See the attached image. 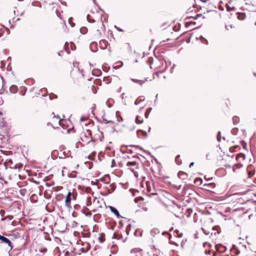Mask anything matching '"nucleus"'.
<instances>
[{
  "label": "nucleus",
  "instance_id": "nucleus-46",
  "mask_svg": "<svg viewBox=\"0 0 256 256\" xmlns=\"http://www.w3.org/2000/svg\"><path fill=\"white\" fill-rule=\"evenodd\" d=\"M236 166H237L238 168H240L242 166V164L240 163L238 164H236Z\"/></svg>",
  "mask_w": 256,
  "mask_h": 256
},
{
  "label": "nucleus",
  "instance_id": "nucleus-32",
  "mask_svg": "<svg viewBox=\"0 0 256 256\" xmlns=\"http://www.w3.org/2000/svg\"><path fill=\"white\" fill-rule=\"evenodd\" d=\"M22 166L23 165L22 164H17L14 166V168L15 169H20L22 168Z\"/></svg>",
  "mask_w": 256,
  "mask_h": 256
},
{
  "label": "nucleus",
  "instance_id": "nucleus-24",
  "mask_svg": "<svg viewBox=\"0 0 256 256\" xmlns=\"http://www.w3.org/2000/svg\"><path fill=\"white\" fill-rule=\"evenodd\" d=\"M240 158H242V160H244L245 159V154L242 153L238 154L236 156V160H239Z\"/></svg>",
  "mask_w": 256,
  "mask_h": 256
},
{
  "label": "nucleus",
  "instance_id": "nucleus-15",
  "mask_svg": "<svg viewBox=\"0 0 256 256\" xmlns=\"http://www.w3.org/2000/svg\"><path fill=\"white\" fill-rule=\"evenodd\" d=\"M63 162L66 164V166H64L63 168H66V167L71 166L73 164L72 161L71 159H64Z\"/></svg>",
  "mask_w": 256,
  "mask_h": 256
},
{
  "label": "nucleus",
  "instance_id": "nucleus-23",
  "mask_svg": "<svg viewBox=\"0 0 256 256\" xmlns=\"http://www.w3.org/2000/svg\"><path fill=\"white\" fill-rule=\"evenodd\" d=\"M238 18L240 20H244L246 18V14L244 13H237Z\"/></svg>",
  "mask_w": 256,
  "mask_h": 256
},
{
  "label": "nucleus",
  "instance_id": "nucleus-52",
  "mask_svg": "<svg viewBox=\"0 0 256 256\" xmlns=\"http://www.w3.org/2000/svg\"><path fill=\"white\" fill-rule=\"evenodd\" d=\"M62 198V196H56V199H58V200H60Z\"/></svg>",
  "mask_w": 256,
  "mask_h": 256
},
{
  "label": "nucleus",
  "instance_id": "nucleus-39",
  "mask_svg": "<svg viewBox=\"0 0 256 256\" xmlns=\"http://www.w3.org/2000/svg\"><path fill=\"white\" fill-rule=\"evenodd\" d=\"M144 198L142 197H138V198H135L134 199V201L136 202H138V200H144Z\"/></svg>",
  "mask_w": 256,
  "mask_h": 256
},
{
  "label": "nucleus",
  "instance_id": "nucleus-18",
  "mask_svg": "<svg viewBox=\"0 0 256 256\" xmlns=\"http://www.w3.org/2000/svg\"><path fill=\"white\" fill-rule=\"evenodd\" d=\"M82 212L86 216H92L91 212L87 208H85L82 210Z\"/></svg>",
  "mask_w": 256,
  "mask_h": 256
},
{
  "label": "nucleus",
  "instance_id": "nucleus-43",
  "mask_svg": "<svg viewBox=\"0 0 256 256\" xmlns=\"http://www.w3.org/2000/svg\"><path fill=\"white\" fill-rule=\"evenodd\" d=\"M254 174V172H251L250 171L248 172V176L250 178Z\"/></svg>",
  "mask_w": 256,
  "mask_h": 256
},
{
  "label": "nucleus",
  "instance_id": "nucleus-9",
  "mask_svg": "<svg viewBox=\"0 0 256 256\" xmlns=\"http://www.w3.org/2000/svg\"><path fill=\"white\" fill-rule=\"evenodd\" d=\"M0 241L1 243H4V244L8 245L10 248V250H12V243L9 239H8V238H6L2 235H0Z\"/></svg>",
  "mask_w": 256,
  "mask_h": 256
},
{
  "label": "nucleus",
  "instance_id": "nucleus-5",
  "mask_svg": "<svg viewBox=\"0 0 256 256\" xmlns=\"http://www.w3.org/2000/svg\"><path fill=\"white\" fill-rule=\"evenodd\" d=\"M77 194L74 192H68L65 199V205L68 208L71 207V201L76 199Z\"/></svg>",
  "mask_w": 256,
  "mask_h": 256
},
{
  "label": "nucleus",
  "instance_id": "nucleus-51",
  "mask_svg": "<svg viewBox=\"0 0 256 256\" xmlns=\"http://www.w3.org/2000/svg\"><path fill=\"white\" fill-rule=\"evenodd\" d=\"M219 228V226H214L212 228V230H218V229Z\"/></svg>",
  "mask_w": 256,
  "mask_h": 256
},
{
  "label": "nucleus",
  "instance_id": "nucleus-62",
  "mask_svg": "<svg viewBox=\"0 0 256 256\" xmlns=\"http://www.w3.org/2000/svg\"><path fill=\"white\" fill-rule=\"evenodd\" d=\"M190 23H191V24H196V22H192V21L190 22Z\"/></svg>",
  "mask_w": 256,
  "mask_h": 256
},
{
  "label": "nucleus",
  "instance_id": "nucleus-47",
  "mask_svg": "<svg viewBox=\"0 0 256 256\" xmlns=\"http://www.w3.org/2000/svg\"><path fill=\"white\" fill-rule=\"evenodd\" d=\"M208 186H210L212 188L215 187V184L214 183H210V184H208Z\"/></svg>",
  "mask_w": 256,
  "mask_h": 256
},
{
  "label": "nucleus",
  "instance_id": "nucleus-22",
  "mask_svg": "<svg viewBox=\"0 0 256 256\" xmlns=\"http://www.w3.org/2000/svg\"><path fill=\"white\" fill-rule=\"evenodd\" d=\"M18 87L15 85H12L10 86V90L12 93L15 94L18 92Z\"/></svg>",
  "mask_w": 256,
  "mask_h": 256
},
{
  "label": "nucleus",
  "instance_id": "nucleus-57",
  "mask_svg": "<svg viewBox=\"0 0 256 256\" xmlns=\"http://www.w3.org/2000/svg\"><path fill=\"white\" fill-rule=\"evenodd\" d=\"M229 28H230V26H226V28L227 30H229Z\"/></svg>",
  "mask_w": 256,
  "mask_h": 256
},
{
  "label": "nucleus",
  "instance_id": "nucleus-13",
  "mask_svg": "<svg viewBox=\"0 0 256 256\" xmlns=\"http://www.w3.org/2000/svg\"><path fill=\"white\" fill-rule=\"evenodd\" d=\"M137 136L139 138H144L147 136L148 134L146 132L143 130H138L137 131Z\"/></svg>",
  "mask_w": 256,
  "mask_h": 256
},
{
  "label": "nucleus",
  "instance_id": "nucleus-31",
  "mask_svg": "<svg viewBox=\"0 0 256 256\" xmlns=\"http://www.w3.org/2000/svg\"><path fill=\"white\" fill-rule=\"evenodd\" d=\"M238 131V129L236 128H233L231 132L233 135H236Z\"/></svg>",
  "mask_w": 256,
  "mask_h": 256
},
{
  "label": "nucleus",
  "instance_id": "nucleus-38",
  "mask_svg": "<svg viewBox=\"0 0 256 256\" xmlns=\"http://www.w3.org/2000/svg\"><path fill=\"white\" fill-rule=\"evenodd\" d=\"M202 14H197L195 16H190V18H192L194 20H196L198 18L200 17V16H202Z\"/></svg>",
  "mask_w": 256,
  "mask_h": 256
},
{
  "label": "nucleus",
  "instance_id": "nucleus-37",
  "mask_svg": "<svg viewBox=\"0 0 256 256\" xmlns=\"http://www.w3.org/2000/svg\"><path fill=\"white\" fill-rule=\"evenodd\" d=\"M200 38L202 40V42L203 43H204L205 44H208V40L206 38H204V37H202V36H200Z\"/></svg>",
  "mask_w": 256,
  "mask_h": 256
},
{
  "label": "nucleus",
  "instance_id": "nucleus-50",
  "mask_svg": "<svg viewBox=\"0 0 256 256\" xmlns=\"http://www.w3.org/2000/svg\"><path fill=\"white\" fill-rule=\"evenodd\" d=\"M140 100H139L138 99H137L135 102H134V104H139L140 102Z\"/></svg>",
  "mask_w": 256,
  "mask_h": 256
},
{
  "label": "nucleus",
  "instance_id": "nucleus-34",
  "mask_svg": "<svg viewBox=\"0 0 256 256\" xmlns=\"http://www.w3.org/2000/svg\"><path fill=\"white\" fill-rule=\"evenodd\" d=\"M217 140L218 142H220L221 141V132L220 131L218 132L216 136Z\"/></svg>",
  "mask_w": 256,
  "mask_h": 256
},
{
  "label": "nucleus",
  "instance_id": "nucleus-21",
  "mask_svg": "<svg viewBox=\"0 0 256 256\" xmlns=\"http://www.w3.org/2000/svg\"><path fill=\"white\" fill-rule=\"evenodd\" d=\"M106 188L108 190V193H111L114 190L115 186L114 184H109L108 186L106 187Z\"/></svg>",
  "mask_w": 256,
  "mask_h": 256
},
{
  "label": "nucleus",
  "instance_id": "nucleus-12",
  "mask_svg": "<svg viewBox=\"0 0 256 256\" xmlns=\"http://www.w3.org/2000/svg\"><path fill=\"white\" fill-rule=\"evenodd\" d=\"M147 186V191L148 192L149 195H155L156 194V190L154 188V186H152L149 184H146Z\"/></svg>",
  "mask_w": 256,
  "mask_h": 256
},
{
  "label": "nucleus",
  "instance_id": "nucleus-45",
  "mask_svg": "<svg viewBox=\"0 0 256 256\" xmlns=\"http://www.w3.org/2000/svg\"><path fill=\"white\" fill-rule=\"evenodd\" d=\"M238 146H236L234 147H231V148H230V152H234V148H238Z\"/></svg>",
  "mask_w": 256,
  "mask_h": 256
},
{
  "label": "nucleus",
  "instance_id": "nucleus-16",
  "mask_svg": "<svg viewBox=\"0 0 256 256\" xmlns=\"http://www.w3.org/2000/svg\"><path fill=\"white\" fill-rule=\"evenodd\" d=\"M177 176L178 177V178L182 179V180H185L188 177V174L186 173L182 172L180 171L178 174H177Z\"/></svg>",
  "mask_w": 256,
  "mask_h": 256
},
{
  "label": "nucleus",
  "instance_id": "nucleus-42",
  "mask_svg": "<svg viewBox=\"0 0 256 256\" xmlns=\"http://www.w3.org/2000/svg\"><path fill=\"white\" fill-rule=\"evenodd\" d=\"M68 22L70 24L71 26L73 27V26H74L75 24L74 22H72V18H69Z\"/></svg>",
  "mask_w": 256,
  "mask_h": 256
},
{
  "label": "nucleus",
  "instance_id": "nucleus-29",
  "mask_svg": "<svg viewBox=\"0 0 256 256\" xmlns=\"http://www.w3.org/2000/svg\"><path fill=\"white\" fill-rule=\"evenodd\" d=\"M98 240L100 242H103L105 241V238H104V234H100Z\"/></svg>",
  "mask_w": 256,
  "mask_h": 256
},
{
  "label": "nucleus",
  "instance_id": "nucleus-58",
  "mask_svg": "<svg viewBox=\"0 0 256 256\" xmlns=\"http://www.w3.org/2000/svg\"><path fill=\"white\" fill-rule=\"evenodd\" d=\"M174 66H172L170 70V71H171V72L172 73H173L174 72Z\"/></svg>",
  "mask_w": 256,
  "mask_h": 256
},
{
  "label": "nucleus",
  "instance_id": "nucleus-27",
  "mask_svg": "<svg viewBox=\"0 0 256 256\" xmlns=\"http://www.w3.org/2000/svg\"><path fill=\"white\" fill-rule=\"evenodd\" d=\"M100 180L102 182L104 181L106 184H108L110 182V178L109 176H106L104 177L102 179H101Z\"/></svg>",
  "mask_w": 256,
  "mask_h": 256
},
{
  "label": "nucleus",
  "instance_id": "nucleus-53",
  "mask_svg": "<svg viewBox=\"0 0 256 256\" xmlns=\"http://www.w3.org/2000/svg\"><path fill=\"white\" fill-rule=\"evenodd\" d=\"M142 209L144 210V211H147L148 210V208H146V207H144L143 206L142 207Z\"/></svg>",
  "mask_w": 256,
  "mask_h": 256
},
{
  "label": "nucleus",
  "instance_id": "nucleus-41",
  "mask_svg": "<svg viewBox=\"0 0 256 256\" xmlns=\"http://www.w3.org/2000/svg\"><path fill=\"white\" fill-rule=\"evenodd\" d=\"M96 45H97V44L96 42H92L90 44V47L92 48L93 46H94V48H96Z\"/></svg>",
  "mask_w": 256,
  "mask_h": 256
},
{
  "label": "nucleus",
  "instance_id": "nucleus-60",
  "mask_svg": "<svg viewBox=\"0 0 256 256\" xmlns=\"http://www.w3.org/2000/svg\"><path fill=\"white\" fill-rule=\"evenodd\" d=\"M173 30L174 31V32H176V26H174L173 27Z\"/></svg>",
  "mask_w": 256,
  "mask_h": 256
},
{
  "label": "nucleus",
  "instance_id": "nucleus-40",
  "mask_svg": "<svg viewBox=\"0 0 256 256\" xmlns=\"http://www.w3.org/2000/svg\"><path fill=\"white\" fill-rule=\"evenodd\" d=\"M182 233H179V231L177 230V238H181L182 237Z\"/></svg>",
  "mask_w": 256,
  "mask_h": 256
},
{
  "label": "nucleus",
  "instance_id": "nucleus-14",
  "mask_svg": "<svg viewBox=\"0 0 256 256\" xmlns=\"http://www.w3.org/2000/svg\"><path fill=\"white\" fill-rule=\"evenodd\" d=\"M174 197L170 196V198H167V201L166 202V204L170 206H172L175 205Z\"/></svg>",
  "mask_w": 256,
  "mask_h": 256
},
{
  "label": "nucleus",
  "instance_id": "nucleus-1",
  "mask_svg": "<svg viewBox=\"0 0 256 256\" xmlns=\"http://www.w3.org/2000/svg\"><path fill=\"white\" fill-rule=\"evenodd\" d=\"M87 20L90 22H95L92 26L94 36L99 39L104 34L106 28L104 22L106 20L104 12L102 11L92 12L87 16Z\"/></svg>",
  "mask_w": 256,
  "mask_h": 256
},
{
  "label": "nucleus",
  "instance_id": "nucleus-28",
  "mask_svg": "<svg viewBox=\"0 0 256 256\" xmlns=\"http://www.w3.org/2000/svg\"><path fill=\"white\" fill-rule=\"evenodd\" d=\"M152 110V108H148L146 110V112L144 114L146 118H148L149 114L151 112Z\"/></svg>",
  "mask_w": 256,
  "mask_h": 256
},
{
  "label": "nucleus",
  "instance_id": "nucleus-61",
  "mask_svg": "<svg viewBox=\"0 0 256 256\" xmlns=\"http://www.w3.org/2000/svg\"><path fill=\"white\" fill-rule=\"evenodd\" d=\"M180 186H181V185H180V186H177L176 190L180 189Z\"/></svg>",
  "mask_w": 256,
  "mask_h": 256
},
{
  "label": "nucleus",
  "instance_id": "nucleus-10",
  "mask_svg": "<svg viewBox=\"0 0 256 256\" xmlns=\"http://www.w3.org/2000/svg\"><path fill=\"white\" fill-rule=\"evenodd\" d=\"M90 248V244L88 242H82V247L80 248V250L83 253L86 252Z\"/></svg>",
  "mask_w": 256,
  "mask_h": 256
},
{
  "label": "nucleus",
  "instance_id": "nucleus-33",
  "mask_svg": "<svg viewBox=\"0 0 256 256\" xmlns=\"http://www.w3.org/2000/svg\"><path fill=\"white\" fill-rule=\"evenodd\" d=\"M103 120L106 122V124L110 123V124H114V122L113 120H107V119H106L104 118H103Z\"/></svg>",
  "mask_w": 256,
  "mask_h": 256
},
{
  "label": "nucleus",
  "instance_id": "nucleus-11",
  "mask_svg": "<svg viewBox=\"0 0 256 256\" xmlns=\"http://www.w3.org/2000/svg\"><path fill=\"white\" fill-rule=\"evenodd\" d=\"M102 133L98 131L97 134H96L93 136H92V141L96 142L98 140L102 141L103 138V136H101Z\"/></svg>",
  "mask_w": 256,
  "mask_h": 256
},
{
  "label": "nucleus",
  "instance_id": "nucleus-64",
  "mask_svg": "<svg viewBox=\"0 0 256 256\" xmlns=\"http://www.w3.org/2000/svg\"><path fill=\"white\" fill-rule=\"evenodd\" d=\"M2 64H3L1 62L0 63V68L2 66Z\"/></svg>",
  "mask_w": 256,
  "mask_h": 256
},
{
  "label": "nucleus",
  "instance_id": "nucleus-8",
  "mask_svg": "<svg viewBox=\"0 0 256 256\" xmlns=\"http://www.w3.org/2000/svg\"><path fill=\"white\" fill-rule=\"evenodd\" d=\"M126 166L130 168V169L134 174L137 173L135 172V169H137L138 166V163L136 161L128 162L126 163Z\"/></svg>",
  "mask_w": 256,
  "mask_h": 256
},
{
  "label": "nucleus",
  "instance_id": "nucleus-6",
  "mask_svg": "<svg viewBox=\"0 0 256 256\" xmlns=\"http://www.w3.org/2000/svg\"><path fill=\"white\" fill-rule=\"evenodd\" d=\"M49 118H52L48 122V124L51 125L54 128H58V123L60 122V118L58 116H56L54 113L51 114L49 116Z\"/></svg>",
  "mask_w": 256,
  "mask_h": 256
},
{
  "label": "nucleus",
  "instance_id": "nucleus-26",
  "mask_svg": "<svg viewBox=\"0 0 256 256\" xmlns=\"http://www.w3.org/2000/svg\"><path fill=\"white\" fill-rule=\"evenodd\" d=\"M232 122L234 125L237 124L240 122V118L237 116H234L232 117Z\"/></svg>",
  "mask_w": 256,
  "mask_h": 256
},
{
  "label": "nucleus",
  "instance_id": "nucleus-25",
  "mask_svg": "<svg viewBox=\"0 0 256 256\" xmlns=\"http://www.w3.org/2000/svg\"><path fill=\"white\" fill-rule=\"evenodd\" d=\"M68 120H66L60 119V123H58V126H60L64 128L66 124L67 123Z\"/></svg>",
  "mask_w": 256,
  "mask_h": 256
},
{
  "label": "nucleus",
  "instance_id": "nucleus-44",
  "mask_svg": "<svg viewBox=\"0 0 256 256\" xmlns=\"http://www.w3.org/2000/svg\"><path fill=\"white\" fill-rule=\"evenodd\" d=\"M41 252H45L47 251V249L46 248H42L40 250Z\"/></svg>",
  "mask_w": 256,
  "mask_h": 256
},
{
  "label": "nucleus",
  "instance_id": "nucleus-17",
  "mask_svg": "<svg viewBox=\"0 0 256 256\" xmlns=\"http://www.w3.org/2000/svg\"><path fill=\"white\" fill-rule=\"evenodd\" d=\"M100 46L102 49L104 50L107 48L108 42L105 40H100Z\"/></svg>",
  "mask_w": 256,
  "mask_h": 256
},
{
  "label": "nucleus",
  "instance_id": "nucleus-48",
  "mask_svg": "<svg viewBox=\"0 0 256 256\" xmlns=\"http://www.w3.org/2000/svg\"><path fill=\"white\" fill-rule=\"evenodd\" d=\"M180 156V155H177L176 156V158H177V164H181V162H180L179 160H178V158Z\"/></svg>",
  "mask_w": 256,
  "mask_h": 256
},
{
  "label": "nucleus",
  "instance_id": "nucleus-7",
  "mask_svg": "<svg viewBox=\"0 0 256 256\" xmlns=\"http://www.w3.org/2000/svg\"><path fill=\"white\" fill-rule=\"evenodd\" d=\"M99 202V200L96 197H93L90 196H88L86 198L85 204L86 206H90L92 204H96V202Z\"/></svg>",
  "mask_w": 256,
  "mask_h": 256
},
{
  "label": "nucleus",
  "instance_id": "nucleus-49",
  "mask_svg": "<svg viewBox=\"0 0 256 256\" xmlns=\"http://www.w3.org/2000/svg\"><path fill=\"white\" fill-rule=\"evenodd\" d=\"M100 80H96L94 82L95 84H100Z\"/></svg>",
  "mask_w": 256,
  "mask_h": 256
},
{
  "label": "nucleus",
  "instance_id": "nucleus-3",
  "mask_svg": "<svg viewBox=\"0 0 256 256\" xmlns=\"http://www.w3.org/2000/svg\"><path fill=\"white\" fill-rule=\"evenodd\" d=\"M80 138L84 144H88L90 141H92V131L90 130H86L85 131L82 132L80 134Z\"/></svg>",
  "mask_w": 256,
  "mask_h": 256
},
{
  "label": "nucleus",
  "instance_id": "nucleus-36",
  "mask_svg": "<svg viewBox=\"0 0 256 256\" xmlns=\"http://www.w3.org/2000/svg\"><path fill=\"white\" fill-rule=\"evenodd\" d=\"M96 154V152H92V154L88 156V158L90 160H93L94 156H95Z\"/></svg>",
  "mask_w": 256,
  "mask_h": 256
},
{
  "label": "nucleus",
  "instance_id": "nucleus-56",
  "mask_svg": "<svg viewBox=\"0 0 256 256\" xmlns=\"http://www.w3.org/2000/svg\"><path fill=\"white\" fill-rule=\"evenodd\" d=\"M224 249H222V252H224L226 250V248L225 246L222 247Z\"/></svg>",
  "mask_w": 256,
  "mask_h": 256
},
{
  "label": "nucleus",
  "instance_id": "nucleus-35",
  "mask_svg": "<svg viewBox=\"0 0 256 256\" xmlns=\"http://www.w3.org/2000/svg\"><path fill=\"white\" fill-rule=\"evenodd\" d=\"M104 82H105L106 84H108L110 82V80L109 78L108 77H104Z\"/></svg>",
  "mask_w": 256,
  "mask_h": 256
},
{
  "label": "nucleus",
  "instance_id": "nucleus-63",
  "mask_svg": "<svg viewBox=\"0 0 256 256\" xmlns=\"http://www.w3.org/2000/svg\"><path fill=\"white\" fill-rule=\"evenodd\" d=\"M150 130H151V128L150 127H148V132H150Z\"/></svg>",
  "mask_w": 256,
  "mask_h": 256
},
{
  "label": "nucleus",
  "instance_id": "nucleus-55",
  "mask_svg": "<svg viewBox=\"0 0 256 256\" xmlns=\"http://www.w3.org/2000/svg\"><path fill=\"white\" fill-rule=\"evenodd\" d=\"M196 182H198V181H200L201 183L202 182V180L201 179V178H198L196 180Z\"/></svg>",
  "mask_w": 256,
  "mask_h": 256
},
{
  "label": "nucleus",
  "instance_id": "nucleus-19",
  "mask_svg": "<svg viewBox=\"0 0 256 256\" xmlns=\"http://www.w3.org/2000/svg\"><path fill=\"white\" fill-rule=\"evenodd\" d=\"M143 122H144V119L142 116H139V115L136 116V122L137 124H141Z\"/></svg>",
  "mask_w": 256,
  "mask_h": 256
},
{
  "label": "nucleus",
  "instance_id": "nucleus-54",
  "mask_svg": "<svg viewBox=\"0 0 256 256\" xmlns=\"http://www.w3.org/2000/svg\"><path fill=\"white\" fill-rule=\"evenodd\" d=\"M194 162H190V166H189L190 168H191L192 166H194Z\"/></svg>",
  "mask_w": 256,
  "mask_h": 256
},
{
  "label": "nucleus",
  "instance_id": "nucleus-20",
  "mask_svg": "<svg viewBox=\"0 0 256 256\" xmlns=\"http://www.w3.org/2000/svg\"><path fill=\"white\" fill-rule=\"evenodd\" d=\"M110 211L112 212H113L114 214H116L118 217L120 216V213L118 212V210L115 208L110 206Z\"/></svg>",
  "mask_w": 256,
  "mask_h": 256
},
{
  "label": "nucleus",
  "instance_id": "nucleus-59",
  "mask_svg": "<svg viewBox=\"0 0 256 256\" xmlns=\"http://www.w3.org/2000/svg\"><path fill=\"white\" fill-rule=\"evenodd\" d=\"M179 26H180V24H177V32L178 31V28H179Z\"/></svg>",
  "mask_w": 256,
  "mask_h": 256
},
{
  "label": "nucleus",
  "instance_id": "nucleus-2",
  "mask_svg": "<svg viewBox=\"0 0 256 256\" xmlns=\"http://www.w3.org/2000/svg\"><path fill=\"white\" fill-rule=\"evenodd\" d=\"M52 25L56 29L66 30V22L65 21L56 16L53 19Z\"/></svg>",
  "mask_w": 256,
  "mask_h": 256
},
{
  "label": "nucleus",
  "instance_id": "nucleus-4",
  "mask_svg": "<svg viewBox=\"0 0 256 256\" xmlns=\"http://www.w3.org/2000/svg\"><path fill=\"white\" fill-rule=\"evenodd\" d=\"M180 212L179 215H177V218H189L190 216L192 210L191 209L187 208L184 207V208H181L180 206H178L177 204V212Z\"/></svg>",
  "mask_w": 256,
  "mask_h": 256
},
{
  "label": "nucleus",
  "instance_id": "nucleus-30",
  "mask_svg": "<svg viewBox=\"0 0 256 256\" xmlns=\"http://www.w3.org/2000/svg\"><path fill=\"white\" fill-rule=\"evenodd\" d=\"M186 241H187V239L186 238H184L182 240L181 244H180V246H181L182 249H184V248L185 244H186Z\"/></svg>",
  "mask_w": 256,
  "mask_h": 256
}]
</instances>
